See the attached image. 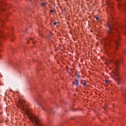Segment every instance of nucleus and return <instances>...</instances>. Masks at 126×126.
<instances>
[{
	"label": "nucleus",
	"mask_w": 126,
	"mask_h": 126,
	"mask_svg": "<svg viewBox=\"0 0 126 126\" xmlns=\"http://www.w3.org/2000/svg\"><path fill=\"white\" fill-rule=\"evenodd\" d=\"M113 63H115L116 66H118L119 65V62L116 61V62H113Z\"/></svg>",
	"instance_id": "obj_3"
},
{
	"label": "nucleus",
	"mask_w": 126,
	"mask_h": 126,
	"mask_svg": "<svg viewBox=\"0 0 126 126\" xmlns=\"http://www.w3.org/2000/svg\"><path fill=\"white\" fill-rule=\"evenodd\" d=\"M124 7L126 9V5L124 6Z\"/></svg>",
	"instance_id": "obj_12"
},
{
	"label": "nucleus",
	"mask_w": 126,
	"mask_h": 126,
	"mask_svg": "<svg viewBox=\"0 0 126 126\" xmlns=\"http://www.w3.org/2000/svg\"><path fill=\"white\" fill-rule=\"evenodd\" d=\"M83 86H86V83H83Z\"/></svg>",
	"instance_id": "obj_8"
},
{
	"label": "nucleus",
	"mask_w": 126,
	"mask_h": 126,
	"mask_svg": "<svg viewBox=\"0 0 126 126\" xmlns=\"http://www.w3.org/2000/svg\"><path fill=\"white\" fill-rule=\"evenodd\" d=\"M119 74V71L118 70V68H116V69L111 73V76L113 79H115V80H116L117 81H120L121 80V78H120Z\"/></svg>",
	"instance_id": "obj_2"
},
{
	"label": "nucleus",
	"mask_w": 126,
	"mask_h": 126,
	"mask_svg": "<svg viewBox=\"0 0 126 126\" xmlns=\"http://www.w3.org/2000/svg\"><path fill=\"white\" fill-rule=\"evenodd\" d=\"M54 10H53V9H51V10H50V12H54Z\"/></svg>",
	"instance_id": "obj_9"
},
{
	"label": "nucleus",
	"mask_w": 126,
	"mask_h": 126,
	"mask_svg": "<svg viewBox=\"0 0 126 126\" xmlns=\"http://www.w3.org/2000/svg\"><path fill=\"white\" fill-rule=\"evenodd\" d=\"M105 82L106 83H107L108 84H109V83H110V80H106Z\"/></svg>",
	"instance_id": "obj_6"
},
{
	"label": "nucleus",
	"mask_w": 126,
	"mask_h": 126,
	"mask_svg": "<svg viewBox=\"0 0 126 126\" xmlns=\"http://www.w3.org/2000/svg\"><path fill=\"white\" fill-rule=\"evenodd\" d=\"M41 5H42V6H43V5H45V3H42L41 4Z\"/></svg>",
	"instance_id": "obj_10"
},
{
	"label": "nucleus",
	"mask_w": 126,
	"mask_h": 126,
	"mask_svg": "<svg viewBox=\"0 0 126 126\" xmlns=\"http://www.w3.org/2000/svg\"><path fill=\"white\" fill-rule=\"evenodd\" d=\"M111 19L113 20V19H114L113 18V17H111Z\"/></svg>",
	"instance_id": "obj_16"
},
{
	"label": "nucleus",
	"mask_w": 126,
	"mask_h": 126,
	"mask_svg": "<svg viewBox=\"0 0 126 126\" xmlns=\"http://www.w3.org/2000/svg\"><path fill=\"white\" fill-rule=\"evenodd\" d=\"M2 32H1V31L0 30V37H2V38H3V35H2Z\"/></svg>",
	"instance_id": "obj_4"
},
{
	"label": "nucleus",
	"mask_w": 126,
	"mask_h": 126,
	"mask_svg": "<svg viewBox=\"0 0 126 126\" xmlns=\"http://www.w3.org/2000/svg\"><path fill=\"white\" fill-rule=\"evenodd\" d=\"M30 40H33V38H31Z\"/></svg>",
	"instance_id": "obj_15"
},
{
	"label": "nucleus",
	"mask_w": 126,
	"mask_h": 126,
	"mask_svg": "<svg viewBox=\"0 0 126 126\" xmlns=\"http://www.w3.org/2000/svg\"><path fill=\"white\" fill-rule=\"evenodd\" d=\"M107 28H108V33L109 37L107 39H102L101 40V44L104 45V47L108 49L110 48L109 42L112 41V39H116L115 43L116 44V49H118V46H119V43L118 41L121 39L120 37V33L121 31H124L125 28L126 27V21L122 22L118 27H116L114 25L113 21L109 20L107 22Z\"/></svg>",
	"instance_id": "obj_1"
},
{
	"label": "nucleus",
	"mask_w": 126,
	"mask_h": 126,
	"mask_svg": "<svg viewBox=\"0 0 126 126\" xmlns=\"http://www.w3.org/2000/svg\"><path fill=\"white\" fill-rule=\"evenodd\" d=\"M117 1H119V0H117Z\"/></svg>",
	"instance_id": "obj_17"
},
{
	"label": "nucleus",
	"mask_w": 126,
	"mask_h": 126,
	"mask_svg": "<svg viewBox=\"0 0 126 126\" xmlns=\"http://www.w3.org/2000/svg\"><path fill=\"white\" fill-rule=\"evenodd\" d=\"M95 19L96 20H99V17H96Z\"/></svg>",
	"instance_id": "obj_7"
},
{
	"label": "nucleus",
	"mask_w": 126,
	"mask_h": 126,
	"mask_svg": "<svg viewBox=\"0 0 126 126\" xmlns=\"http://www.w3.org/2000/svg\"><path fill=\"white\" fill-rule=\"evenodd\" d=\"M79 82L77 80H76V86H78V84H79Z\"/></svg>",
	"instance_id": "obj_5"
},
{
	"label": "nucleus",
	"mask_w": 126,
	"mask_h": 126,
	"mask_svg": "<svg viewBox=\"0 0 126 126\" xmlns=\"http://www.w3.org/2000/svg\"><path fill=\"white\" fill-rule=\"evenodd\" d=\"M119 7H121V6H122V5H121L120 4H119Z\"/></svg>",
	"instance_id": "obj_14"
},
{
	"label": "nucleus",
	"mask_w": 126,
	"mask_h": 126,
	"mask_svg": "<svg viewBox=\"0 0 126 126\" xmlns=\"http://www.w3.org/2000/svg\"><path fill=\"white\" fill-rule=\"evenodd\" d=\"M54 25H57V23H54Z\"/></svg>",
	"instance_id": "obj_11"
},
{
	"label": "nucleus",
	"mask_w": 126,
	"mask_h": 126,
	"mask_svg": "<svg viewBox=\"0 0 126 126\" xmlns=\"http://www.w3.org/2000/svg\"><path fill=\"white\" fill-rule=\"evenodd\" d=\"M27 43H28V44H29V40L27 41Z\"/></svg>",
	"instance_id": "obj_13"
}]
</instances>
